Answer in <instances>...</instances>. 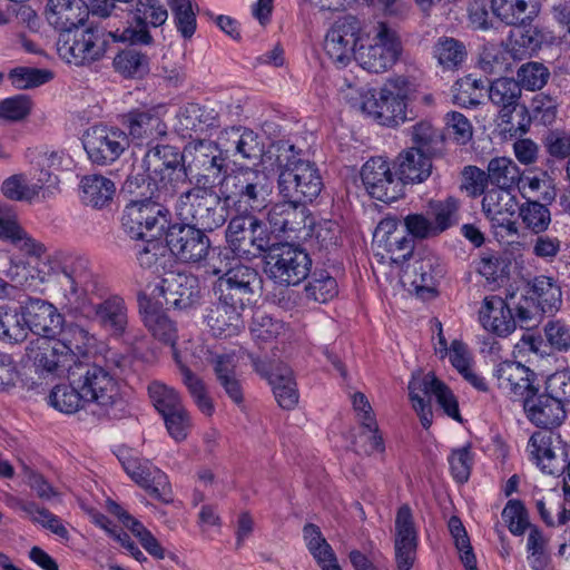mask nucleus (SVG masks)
Here are the masks:
<instances>
[{
	"label": "nucleus",
	"instance_id": "1",
	"mask_svg": "<svg viewBox=\"0 0 570 570\" xmlns=\"http://www.w3.org/2000/svg\"><path fill=\"white\" fill-rule=\"evenodd\" d=\"M60 273L65 307L69 312L97 322L114 336L125 334L128 326L126 302L118 295L104 298L106 289L88 258L67 257L60 266Z\"/></svg>",
	"mask_w": 570,
	"mask_h": 570
},
{
	"label": "nucleus",
	"instance_id": "2",
	"mask_svg": "<svg viewBox=\"0 0 570 570\" xmlns=\"http://www.w3.org/2000/svg\"><path fill=\"white\" fill-rule=\"evenodd\" d=\"M109 39L142 45H149L153 40L146 30H132V28L126 27L122 31L119 29L107 31L105 28L90 24L61 32L57 42V51L67 63L77 67L88 66L105 56Z\"/></svg>",
	"mask_w": 570,
	"mask_h": 570
},
{
	"label": "nucleus",
	"instance_id": "3",
	"mask_svg": "<svg viewBox=\"0 0 570 570\" xmlns=\"http://www.w3.org/2000/svg\"><path fill=\"white\" fill-rule=\"evenodd\" d=\"M219 191L223 203L235 213L253 214L266 207L273 183L264 170L245 168L224 177Z\"/></svg>",
	"mask_w": 570,
	"mask_h": 570
},
{
	"label": "nucleus",
	"instance_id": "4",
	"mask_svg": "<svg viewBox=\"0 0 570 570\" xmlns=\"http://www.w3.org/2000/svg\"><path fill=\"white\" fill-rule=\"evenodd\" d=\"M222 194L213 190V186L196 185L184 191L176 203V215L183 223H188L203 232H212L223 226L228 217Z\"/></svg>",
	"mask_w": 570,
	"mask_h": 570
},
{
	"label": "nucleus",
	"instance_id": "5",
	"mask_svg": "<svg viewBox=\"0 0 570 570\" xmlns=\"http://www.w3.org/2000/svg\"><path fill=\"white\" fill-rule=\"evenodd\" d=\"M473 180V193L484 194L482 210L491 223L495 237L505 238L517 236L519 228L514 215L519 209L515 190L491 188L484 190L485 173L476 167H470Z\"/></svg>",
	"mask_w": 570,
	"mask_h": 570
},
{
	"label": "nucleus",
	"instance_id": "6",
	"mask_svg": "<svg viewBox=\"0 0 570 570\" xmlns=\"http://www.w3.org/2000/svg\"><path fill=\"white\" fill-rule=\"evenodd\" d=\"M71 373L70 382L81 391L87 403L99 407L100 414L109 415L121 401L118 381L105 367L78 362Z\"/></svg>",
	"mask_w": 570,
	"mask_h": 570
},
{
	"label": "nucleus",
	"instance_id": "7",
	"mask_svg": "<svg viewBox=\"0 0 570 570\" xmlns=\"http://www.w3.org/2000/svg\"><path fill=\"white\" fill-rule=\"evenodd\" d=\"M401 53L402 42L397 32L385 22H379L357 48L356 61L363 69L381 73L391 69Z\"/></svg>",
	"mask_w": 570,
	"mask_h": 570
},
{
	"label": "nucleus",
	"instance_id": "8",
	"mask_svg": "<svg viewBox=\"0 0 570 570\" xmlns=\"http://www.w3.org/2000/svg\"><path fill=\"white\" fill-rule=\"evenodd\" d=\"M266 253V273L276 284L295 286L308 276L312 259L301 246L289 243L271 244Z\"/></svg>",
	"mask_w": 570,
	"mask_h": 570
},
{
	"label": "nucleus",
	"instance_id": "9",
	"mask_svg": "<svg viewBox=\"0 0 570 570\" xmlns=\"http://www.w3.org/2000/svg\"><path fill=\"white\" fill-rule=\"evenodd\" d=\"M409 395L414 411L417 413L421 424L429 429L432 424V407L426 395H434L439 405L450 417L461 421L459 405L451 390L433 373L424 376H413L409 383Z\"/></svg>",
	"mask_w": 570,
	"mask_h": 570
},
{
	"label": "nucleus",
	"instance_id": "10",
	"mask_svg": "<svg viewBox=\"0 0 570 570\" xmlns=\"http://www.w3.org/2000/svg\"><path fill=\"white\" fill-rule=\"evenodd\" d=\"M232 252L243 258H256L269 248L271 236L264 223L253 214L236 213L226 228Z\"/></svg>",
	"mask_w": 570,
	"mask_h": 570
},
{
	"label": "nucleus",
	"instance_id": "11",
	"mask_svg": "<svg viewBox=\"0 0 570 570\" xmlns=\"http://www.w3.org/2000/svg\"><path fill=\"white\" fill-rule=\"evenodd\" d=\"M277 185L283 199H297L303 204L313 202L323 188L318 169L313 163L301 158L281 166Z\"/></svg>",
	"mask_w": 570,
	"mask_h": 570
},
{
	"label": "nucleus",
	"instance_id": "12",
	"mask_svg": "<svg viewBox=\"0 0 570 570\" xmlns=\"http://www.w3.org/2000/svg\"><path fill=\"white\" fill-rule=\"evenodd\" d=\"M169 223V212L150 199L132 200L124 209L121 225L134 239L157 238Z\"/></svg>",
	"mask_w": 570,
	"mask_h": 570
},
{
	"label": "nucleus",
	"instance_id": "13",
	"mask_svg": "<svg viewBox=\"0 0 570 570\" xmlns=\"http://www.w3.org/2000/svg\"><path fill=\"white\" fill-rule=\"evenodd\" d=\"M397 83L399 80L390 81L379 91L367 90L362 94L361 111L385 126L404 122L407 119L406 94Z\"/></svg>",
	"mask_w": 570,
	"mask_h": 570
},
{
	"label": "nucleus",
	"instance_id": "14",
	"mask_svg": "<svg viewBox=\"0 0 570 570\" xmlns=\"http://www.w3.org/2000/svg\"><path fill=\"white\" fill-rule=\"evenodd\" d=\"M185 170L196 176V185L214 186L215 180L226 169V156L219 141L202 138L191 139L185 147Z\"/></svg>",
	"mask_w": 570,
	"mask_h": 570
},
{
	"label": "nucleus",
	"instance_id": "15",
	"mask_svg": "<svg viewBox=\"0 0 570 570\" xmlns=\"http://www.w3.org/2000/svg\"><path fill=\"white\" fill-rule=\"evenodd\" d=\"M82 145L94 164L107 165L117 160L129 147V138L119 128L98 125L85 132Z\"/></svg>",
	"mask_w": 570,
	"mask_h": 570
},
{
	"label": "nucleus",
	"instance_id": "16",
	"mask_svg": "<svg viewBox=\"0 0 570 570\" xmlns=\"http://www.w3.org/2000/svg\"><path fill=\"white\" fill-rule=\"evenodd\" d=\"M28 357L33 362L37 372L67 376L69 380L71 371L78 364L63 342L50 337H39L32 342L28 348Z\"/></svg>",
	"mask_w": 570,
	"mask_h": 570
},
{
	"label": "nucleus",
	"instance_id": "17",
	"mask_svg": "<svg viewBox=\"0 0 570 570\" xmlns=\"http://www.w3.org/2000/svg\"><path fill=\"white\" fill-rule=\"evenodd\" d=\"M267 220L274 233L294 239H306L314 224L307 207L297 199H284L274 204L267 213Z\"/></svg>",
	"mask_w": 570,
	"mask_h": 570
},
{
	"label": "nucleus",
	"instance_id": "18",
	"mask_svg": "<svg viewBox=\"0 0 570 570\" xmlns=\"http://www.w3.org/2000/svg\"><path fill=\"white\" fill-rule=\"evenodd\" d=\"M166 242L171 254L186 263L204 261L210 249L205 232L183 222L167 227Z\"/></svg>",
	"mask_w": 570,
	"mask_h": 570
},
{
	"label": "nucleus",
	"instance_id": "19",
	"mask_svg": "<svg viewBox=\"0 0 570 570\" xmlns=\"http://www.w3.org/2000/svg\"><path fill=\"white\" fill-rule=\"evenodd\" d=\"M362 183L372 198L383 203H392L403 194V185L391 170L383 157L368 159L361 169Z\"/></svg>",
	"mask_w": 570,
	"mask_h": 570
},
{
	"label": "nucleus",
	"instance_id": "20",
	"mask_svg": "<svg viewBox=\"0 0 570 570\" xmlns=\"http://www.w3.org/2000/svg\"><path fill=\"white\" fill-rule=\"evenodd\" d=\"M361 26L356 18L346 16L334 22L325 36L324 50L331 60L340 67H345L354 57L360 39Z\"/></svg>",
	"mask_w": 570,
	"mask_h": 570
},
{
	"label": "nucleus",
	"instance_id": "21",
	"mask_svg": "<svg viewBox=\"0 0 570 570\" xmlns=\"http://www.w3.org/2000/svg\"><path fill=\"white\" fill-rule=\"evenodd\" d=\"M158 289L168 307L187 311L197 306L202 298L199 279L187 273L167 272Z\"/></svg>",
	"mask_w": 570,
	"mask_h": 570
},
{
	"label": "nucleus",
	"instance_id": "22",
	"mask_svg": "<svg viewBox=\"0 0 570 570\" xmlns=\"http://www.w3.org/2000/svg\"><path fill=\"white\" fill-rule=\"evenodd\" d=\"M258 283L259 274L254 267L234 262L218 276L214 292L215 295L247 305L254 294V286Z\"/></svg>",
	"mask_w": 570,
	"mask_h": 570
},
{
	"label": "nucleus",
	"instance_id": "23",
	"mask_svg": "<svg viewBox=\"0 0 570 570\" xmlns=\"http://www.w3.org/2000/svg\"><path fill=\"white\" fill-rule=\"evenodd\" d=\"M419 537L413 512L410 505L403 504L395 515L394 550L399 570H410L416 559Z\"/></svg>",
	"mask_w": 570,
	"mask_h": 570
},
{
	"label": "nucleus",
	"instance_id": "24",
	"mask_svg": "<svg viewBox=\"0 0 570 570\" xmlns=\"http://www.w3.org/2000/svg\"><path fill=\"white\" fill-rule=\"evenodd\" d=\"M216 296L217 303L206 308L204 315L206 325L214 336L232 337L237 335L245 327L242 314L246 305L226 299L222 295Z\"/></svg>",
	"mask_w": 570,
	"mask_h": 570
},
{
	"label": "nucleus",
	"instance_id": "25",
	"mask_svg": "<svg viewBox=\"0 0 570 570\" xmlns=\"http://www.w3.org/2000/svg\"><path fill=\"white\" fill-rule=\"evenodd\" d=\"M493 376L498 387L512 400L523 401L535 389V373L520 362L499 363Z\"/></svg>",
	"mask_w": 570,
	"mask_h": 570
},
{
	"label": "nucleus",
	"instance_id": "26",
	"mask_svg": "<svg viewBox=\"0 0 570 570\" xmlns=\"http://www.w3.org/2000/svg\"><path fill=\"white\" fill-rule=\"evenodd\" d=\"M522 402L527 417L539 428H556L566 419L564 405L547 390L538 394L535 387Z\"/></svg>",
	"mask_w": 570,
	"mask_h": 570
},
{
	"label": "nucleus",
	"instance_id": "27",
	"mask_svg": "<svg viewBox=\"0 0 570 570\" xmlns=\"http://www.w3.org/2000/svg\"><path fill=\"white\" fill-rule=\"evenodd\" d=\"M219 146L224 155L245 160H257L262 157L264 146L258 135L247 127H230L222 130L218 135Z\"/></svg>",
	"mask_w": 570,
	"mask_h": 570
},
{
	"label": "nucleus",
	"instance_id": "28",
	"mask_svg": "<svg viewBox=\"0 0 570 570\" xmlns=\"http://www.w3.org/2000/svg\"><path fill=\"white\" fill-rule=\"evenodd\" d=\"M119 461L126 473L137 484L148 490L156 498H160L168 488L167 475L155 466L149 460L134 456L129 451L119 454Z\"/></svg>",
	"mask_w": 570,
	"mask_h": 570
},
{
	"label": "nucleus",
	"instance_id": "29",
	"mask_svg": "<svg viewBox=\"0 0 570 570\" xmlns=\"http://www.w3.org/2000/svg\"><path fill=\"white\" fill-rule=\"evenodd\" d=\"M184 161L183 154L171 146H156L150 149L145 157L148 176L150 179L163 184L166 187L167 183L185 175L179 167Z\"/></svg>",
	"mask_w": 570,
	"mask_h": 570
},
{
	"label": "nucleus",
	"instance_id": "30",
	"mask_svg": "<svg viewBox=\"0 0 570 570\" xmlns=\"http://www.w3.org/2000/svg\"><path fill=\"white\" fill-rule=\"evenodd\" d=\"M28 332L41 337H51L60 328L62 316L57 308L40 298H29L21 307Z\"/></svg>",
	"mask_w": 570,
	"mask_h": 570
},
{
	"label": "nucleus",
	"instance_id": "31",
	"mask_svg": "<svg viewBox=\"0 0 570 570\" xmlns=\"http://www.w3.org/2000/svg\"><path fill=\"white\" fill-rule=\"evenodd\" d=\"M159 110V107L138 108L124 116L129 135L138 144H149L166 135L167 127L160 118Z\"/></svg>",
	"mask_w": 570,
	"mask_h": 570
},
{
	"label": "nucleus",
	"instance_id": "32",
	"mask_svg": "<svg viewBox=\"0 0 570 570\" xmlns=\"http://www.w3.org/2000/svg\"><path fill=\"white\" fill-rule=\"evenodd\" d=\"M482 327L498 336H508L515 330L512 307L499 296L485 297L479 311Z\"/></svg>",
	"mask_w": 570,
	"mask_h": 570
},
{
	"label": "nucleus",
	"instance_id": "33",
	"mask_svg": "<svg viewBox=\"0 0 570 570\" xmlns=\"http://www.w3.org/2000/svg\"><path fill=\"white\" fill-rule=\"evenodd\" d=\"M88 13L82 0H48L46 8L47 21L61 32L83 26Z\"/></svg>",
	"mask_w": 570,
	"mask_h": 570
},
{
	"label": "nucleus",
	"instance_id": "34",
	"mask_svg": "<svg viewBox=\"0 0 570 570\" xmlns=\"http://www.w3.org/2000/svg\"><path fill=\"white\" fill-rule=\"evenodd\" d=\"M0 239L9 242L14 247L29 255H40L41 244L32 239L18 224L16 213L8 205L0 204Z\"/></svg>",
	"mask_w": 570,
	"mask_h": 570
},
{
	"label": "nucleus",
	"instance_id": "35",
	"mask_svg": "<svg viewBox=\"0 0 570 570\" xmlns=\"http://www.w3.org/2000/svg\"><path fill=\"white\" fill-rule=\"evenodd\" d=\"M30 163L39 170L38 181L52 186L58 183L55 171L63 168L65 161L68 160L67 154L62 150L49 149L48 147H37L28 154Z\"/></svg>",
	"mask_w": 570,
	"mask_h": 570
},
{
	"label": "nucleus",
	"instance_id": "36",
	"mask_svg": "<svg viewBox=\"0 0 570 570\" xmlns=\"http://www.w3.org/2000/svg\"><path fill=\"white\" fill-rule=\"evenodd\" d=\"M179 125L193 137L207 135L219 126L218 115L214 109L206 108L198 104L186 105L179 116Z\"/></svg>",
	"mask_w": 570,
	"mask_h": 570
},
{
	"label": "nucleus",
	"instance_id": "37",
	"mask_svg": "<svg viewBox=\"0 0 570 570\" xmlns=\"http://www.w3.org/2000/svg\"><path fill=\"white\" fill-rule=\"evenodd\" d=\"M431 158L416 149H406L401 153L397 161L399 179H401L402 185L404 183H422L428 179L432 173Z\"/></svg>",
	"mask_w": 570,
	"mask_h": 570
},
{
	"label": "nucleus",
	"instance_id": "38",
	"mask_svg": "<svg viewBox=\"0 0 570 570\" xmlns=\"http://www.w3.org/2000/svg\"><path fill=\"white\" fill-rule=\"evenodd\" d=\"M487 169L485 180L494 186L493 188L515 190L522 177L519 166L504 156L491 159Z\"/></svg>",
	"mask_w": 570,
	"mask_h": 570
},
{
	"label": "nucleus",
	"instance_id": "39",
	"mask_svg": "<svg viewBox=\"0 0 570 570\" xmlns=\"http://www.w3.org/2000/svg\"><path fill=\"white\" fill-rule=\"evenodd\" d=\"M527 452L529 459L543 472L554 473L557 458L552 448V434L550 432H534L528 441Z\"/></svg>",
	"mask_w": 570,
	"mask_h": 570
},
{
	"label": "nucleus",
	"instance_id": "40",
	"mask_svg": "<svg viewBox=\"0 0 570 570\" xmlns=\"http://www.w3.org/2000/svg\"><path fill=\"white\" fill-rule=\"evenodd\" d=\"M535 0H492L493 14L508 26L523 24L531 20Z\"/></svg>",
	"mask_w": 570,
	"mask_h": 570
},
{
	"label": "nucleus",
	"instance_id": "41",
	"mask_svg": "<svg viewBox=\"0 0 570 570\" xmlns=\"http://www.w3.org/2000/svg\"><path fill=\"white\" fill-rule=\"evenodd\" d=\"M82 199L86 204L101 208L111 202L115 193V183L102 175H89L81 179Z\"/></svg>",
	"mask_w": 570,
	"mask_h": 570
},
{
	"label": "nucleus",
	"instance_id": "42",
	"mask_svg": "<svg viewBox=\"0 0 570 570\" xmlns=\"http://www.w3.org/2000/svg\"><path fill=\"white\" fill-rule=\"evenodd\" d=\"M488 95L495 106L502 108V116H509L521 97L520 83L512 78H499L491 82Z\"/></svg>",
	"mask_w": 570,
	"mask_h": 570
},
{
	"label": "nucleus",
	"instance_id": "43",
	"mask_svg": "<svg viewBox=\"0 0 570 570\" xmlns=\"http://www.w3.org/2000/svg\"><path fill=\"white\" fill-rule=\"evenodd\" d=\"M269 384L281 407L291 410L297 404L298 393L289 367L278 364L276 373L269 379Z\"/></svg>",
	"mask_w": 570,
	"mask_h": 570
},
{
	"label": "nucleus",
	"instance_id": "44",
	"mask_svg": "<svg viewBox=\"0 0 570 570\" xmlns=\"http://www.w3.org/2000/svg\"><path fill=\"white\" fill-rule=\"evenodd\" d=\"M527 293L542 313L552 312L561 305V289L550 277H535Z\"/></svg>",
	"mask_w": 570,
	"mask_h": 570
},
{
	"label": "nucleus",
	"instance_id": "45",
	"mask_svg": "<svg viewBox=\"0 0 570 570\" xmlns=\"http://www.w3.org/2000/svg\"><path fill=\"white\" fill-rule=\"evenodd\" d=\"M412 141L410 149L420 150L430 157L443 153L444 138L442 134L428 121H421L412 127Z\"/></svg>",
	"mask_w": 570,
	"mask_h": 570
},
{
	"label": "nucleus",
	"instance_id": "46",
	"mask_svg": "<svg viewBox=\"0 0 570 570\" xmlns=\"http://www.w3.org/2000/svg\"><path fill=\"white\" fill-rule=\"evenodd\" d=\"M28 326L26 325L22 311L8 305L0 306V340L9 343H19L27 338Z\"/></svg>",
	"mask_w": 570,
	"mask_h": 570
},
{
	"label": "nucleus",
	"instance_id": "47",
	"mask_svg": "<svg viewBox=\"0 0 570 570\" xmlns=\"http://www.w3.org/2000/svg\"><path fill=\"white\" fill-rule=\"evenodd\" d=\"M86 403L81 391L72 383L56 385L49 394V404L66 414L77 412Z\"/></svg>",
	"mask_w": 570,
	"mask_h": 570
},
{
	"label": "nucleus",
	"instance_id": "48",
	"mask_svg": "<svg viewBox=\"0 0 570 570\" xmlns=\"http://www.w3.org/2000/svg\"><path fill=\"white\" fill-rule=\"evenodd\" d=\"M144 323L151 335L158 341L174 346L177 341V328L175 324L158 309H146Z\"/></svg>",
	"mask_w": 570,
	"mask_h": 570
},
{
	"label": "nucleus",
	"instance_id": "49",
	"mask_svg": "<svg viewBox=\"0 0 570 570\" xmlns=\"http://www.w3.org/2000/svg\"><path fill=\"white\" fill-rule=\"evenodd\" d=\"M518 212L525 228L534 234L546 232L551 223L549 208L537 200H528L519 206Z\"/></svg>",
	"mask_w": 570,
	"mask_h": 570
},
{
	"label": "nucleus",
	"instance_id": "50",
	"mask_svg": "<svg viewBox=\"0 0 570 570\" xmlns=\"http://www.w3.org/2000/svg\"><path fill=\"white\" fill-rule=\"evenodd\" d=\"M42 189V184L38 180L28 184L23 175L10 176L1 186V190L8 199L28 203L35 200Z\"/></svg>",
	"mask_w": 570,
	"mask_h": 570
},
{
	"label": "nucleus",
	"instance_id": "51",
	"mask_svg": "<svg viewBox=\"0 0 570 570\" xmlns=\"http://www.w3.org/2000/svg\"><path fill=\"white\" fill-rule=\"evenodd\" d=\"M527 560L531 569L546 570L551 561L548 539L538 527H532L527 539Z\"/></svg>",
	"mask_w": 570,
	"mask_h": 570
},
{
	"label": "nucleus",
	"instance_id": "52",
	"mask_svg": "<svg viewBox=\"0 0 570 570\" xmlns=\"http://www.w3.org/2000/svg\"><path fill=\"white\" fill-rule=\"evenodd\" d=\"M286 332L285 323L265 313H256L250 325V333L258 344L272 342Z\"/></svg>",
	"mask_w": 570,
	"mask_h": 570
},
{
	"label": "nucleus",
	"instance_id": "53",
	"mask_svg": "<svg viewBox=\"0 0 570 570\" xmlns=\"http://www.w3.org/2000/svg\"><path fill=\"white\" fill-rule=\"evenodd\" d=\"M433 55L444 68L452 69L461 65L466 56L465 47L454 38L442 37L433 47Z\"/></svg>",
	"mask_w": 570,
	"mask_h": 570
},
{
	"label": "nucleus",
	"instance_id": "54",
	"mask_svg": "<svg viewBox=\"0 0 570 570\" xmlns=\"http://www.w3.org/2000/svg\"><path fill=\"white\" fill-rule=\"evenodd\" d=\"M135 18L140 26L138 30H147V26L159 27L168 18L167 9L160 0H138L136 4Z\"/></svg>",
	"mask_w": 570,
	"mask_h": 570
},
{
	"label": "nucleus",
	"instance_id": "55",
	"mask_svg": "<svg viewBox=\"0 0 570 570\" xmlns=\"http://www.w3.org/2000/svg\"><path fill=\"white\" fill-rule=\"evenodd\" d=\"M148 394L161 416L183 405L178 393L159 381H154L148 385Z\"/></svg>",
	"mask_w": 570,
	"mask_h": 570
},
{
	"label": "nucleus",
	"instance_id": "56",
	"mask_svg": "<svg viewBox=\"0 0 570 570\" xmlns=\"http://www.w3.org/2000/svg\"><path fill=\"white\" fill-rule=\"evenodd\" d=\"M177 30L184 38H190L196 30V13L191 0H168Z\"/></svg>",
	"mask_w": 570,
	"mask_h": 570
},
{
	"label": "nucleus",
	"instance_id": "57",
	"mask_svg": "<svg viewBox=\"0 0 570 570\" xmlns=\"http://www.w3.org/2000/svg\"><path fill=\"white\" fill-rule=\"evenodd\" d=\"M116 69L127 77H140L148 71V58L134 48L122 50L114 59Z\"/></svg>",
	"mask_w": 570,
	"mask_h": 570
},
{
	"label": "nucleus",
	"instance_id": "58",
	"mask_svg": "<svg viewBox=\"0 0 570 570\" xmlns=\"http://www.w3.org/2000/svg\"><path fill=\"white\" fill-rule=\"evenodd\" d=\"M484 82L471 76L464 77L455 83L453 100L462 107H474L481 102Z\"/></svg>",
	"mask_w": 570,
	"mask_h": 570
},
{
	"label": "nucleus",
	"instance_id": "59",
	"mask_svg": "<svg viewBox=\"0 0 570 570\" xmlns=\"http://www.w3.org/2000/svg\"><path fill=\"white\" fill-rule=\"evenodd\" d=\"M502 519L513 535H522L527 529L531 530L533 527L529 521L524 504L517 499H511L507 502L502 511Z\"/></svg>",
	"mask_w": 570,
	"mask_h": 570
},
{
	"label": "nucleus",
	"instance_id": "60",
	"mask_svg": "<svg viewBox=\"0 0 570 570\" xmlns=\"http://www.w3.org/2000/svg\"><path fill=\"white\" fill-rule=\"evenodd\" d=\"M303 538L305 544L316 562L334 559V551L323 537L318 525L307 523L303 528Z\"/></svg>",
	"mask_w": 570,
	"mask_h": 570
},
{
	"label": "nucleus",
	"instance_id": "61",
	"mask_svg": "<svg viewBox=\"0 0 570 570\" xmlns=\"http://www.w3.org/2000/svg\"><path fill=\"white\" fill-rule=\"evenodd\" d=\"M307 298L318 303H326L338 293L337 282L327 273L314 275L305 286Z\"/></svg>",
	"mask_w": 570,
	"mask_h": 570
},
{
	"label": "nucleus",
	"instance_id": "62",
	"mask_svg": "<svg viewBox=\"0 0 570 570\" xmlns=\"http://www.w3.org/2000/svg\"><path fill=\"white\" fill-rule=\"evenodd\" d=\"M146 244L139 245L136 250V257L142 268H155L164 266L167 246L156 238H145Z\"/></svg>",
	"mask_w": 570,
	"mask_h": 570
},
{
	"label": "nucleus",
	"instance_id": "63",
	"mask_svg": "<svg viewBox=\"0 0 570 570\" xmlns=\"http://www.w3.org/2000/svg\"><path fill=\"white\" fill-rule=\"evenodd\" d=\"M379 248L384 250V253H382V258L389 259L392 264L400 265L412 256L414 250V240L404 234L392 237V239L382 244Z\"/></svg>",
	"mask_w": 570,
	"mask_h": 570
},
{
	"label": "nucleus",
	"instance_id": "64",
	"mask_svg": "<svg viewBox=\"0 0 570 570\" xmlns=\"http://www.w3.org/2000/svg\"><path fill=\"white\" fill-rule=\"evenodd\" d=\"M550 72L548 68L540 62H528L518 70L520 88L527 90H539L548 81Z\"/></svg>",
	"mask_w": 570,
	"mask_h": 570
}]
</instances>
